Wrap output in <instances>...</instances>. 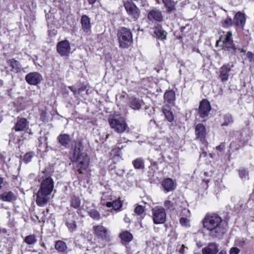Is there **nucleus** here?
<instances>
[{
    "instance_id": "obj_1",
    "label": "nucleus",
    "mask_w": 254,
    "mask_h": 254,
    "mask_svg": "<svg viewBox=\"0 0 254 254\" xmlns=\"http://www.w3.org/2000/svg\"><path fill=\"white\" fill-rule=\"evenodd\" d=\"M203 228L209 232V235L213 238H220L225 232L223 220L216 214L206 215L202 221Z\"/></svg>"
},
{
    "instance_id": "obj_2",
    "label": "nucleus",
    "mask_w": 254,
    "mask_h": 254,
    "mask_svg": "<svg viewBox=\"0 0 254 254\" xmlns=\"http://www.w3.org/2000/svg\"><path fill=\"white\" fill-rule=\"evenodd\" d=\"M40 182V187L37 193L36 202L38 206L42 207L48 203L50 199L54 189V182L49 176H42Z\"/></svg>"
},
{
    "instance_id": "obj_3",
    "label": "nucleus",
    "mask_w": 254,
    "mask_h": 254,
    "mask_svg": "<svg viewBox=\"0 0 254 254\" xmlns=\"http://www.w3.org/2000/svg\"><path fill=\"white\" fill-rule=\"evenodd\" d=\"M70 159L72 162L75 163V168L80 174L89 165L90 158L85 152H83V146L80 142L75 145Z\"/></svg>"
},
{
    "instance_id": "obj_4",
    "label": "nucleus",
    "mask_w": 254,
    "mask_h": 254,
    "mask_svg": "<svg viewBox=\"0 0 254 254\" xmlns=\"http://www.w3.org/2000/svg\"><path fill=\"white\" fill-rule=\"evenodd\" d=\"M108 122L111 128L119 134L130 132V128L126 119L123 117L119 115L113 116L108 119Z\"/></svg>"
},
{
    "instance_id": "obj_5",
    "label": "nucleus",
    "mask_w": 254,
    "mask_h": 254,
    "mask_svg": "<svg viewBox=\"0 0 254 254\" xmlns=\"http://www.w3.org/2000/svg\"><path fill=\"white\" fill-rule=\"evenodd\" d=\"M117 35L120 47L127 48L132 44V36L129 29L121 28L118 30Z\"/></svg>"
},
{
    "instance_id": "obj_6",
    "label": "nucleus",
    "mask_w": 254,
    "mask_h": 254,
    "mask_svg": "<svg viewBox=\"0 0 254 254\" xmlns=\"http://www.w3.org/2000/svg\"><path fill=\"white\" fill-rule=\"evenodd\" d=\"M177 209H181L182 212L181 213V218L180 219V223L182 226L184 227H189L190 226V221L189 218L190 216V211L186 208L188 206L186 201H181L180 200L177 202Z\"/></svg>"
},
{
    "instance_id": "obj_7",
    "label": "nucleus",
    "mask_w": 254,
    "mask_h": 254,
    "mask_svg": "<svg viewBox=\"0 0 254 254\" xmlns=\"http://www.w3.org/2000/svg\"><path fill=\"white\" fill-rule=\"evenodd\" d=\"M222 42L223 50L230 55H235L237 49L233 43L232 32H228L224 37L222 39Z\"/></svg>"
},
{
    "instance_id": "obj_8",
    "label": "nucleus",
    "mask_w": 254,
    "mask_h": 254,
    "mask_svg": "<svg viewBox=\"0 0 254 254\" xmlns=\"http://www.w3.org/2000/svg\"><path fill=\"white\" fill-rule=\"evenodd\" d=\"M152 218L155 224H163L166 218V213L164 208L157 206L151 210Z\"/></svg>"
},
{
    "instance_id": "obj_9",
    "label": "nucleus",
    "mask_w": 254,
    "mask_h": 254,
    "mask_svg": "<svg viewBox=\"0 0 254 254\" xmlns=\"http://www.w3.org/2000/svg\"><path fill=\"white\" fill-rule=\"evenodd\" d=\"M93 232L95 236L98 239L105 242L110 241L109 230L101 225H95L93 227Z\"/></svg>"
},
{
    "instance_id": "obj_10",
    "label": "nucleus",
    "mask_w": 254,
    "mask_h": 254,
    "mask_svg": "<svg viewBox=\"0 0 254 254\" xmlns=\"http://www.w3.org/2000/svg\"><path fill=\"white\" fill-rule=\"evenodd\" d=\"M57 50L61 56H68L71 53L70 43L66 40L58 42L57 45Z\"/></svg>"
},
{
    "instance_id": "obj_11",
    "label": "nucleus",
    "mask_w": 254,
    "mask_h": 254,
    "mask_svg": "<svg viewBox=\"0 0 254 254\" xmlns=\"http://www.w3.org/2000/svg\"><path fill=\"white\" fill-rule=\"evenodd\" d=\"M125 9L127 14L134 20L137 19L139 17L140 11L137 6L132 3L124 2Z\"/></svg>"
},
{
    "instance_id": "obj_12",
    "label": "nucleus",
    "mask_w": 254,
    "mask_h": 254,
    "mask_svg": "<svg viewBox=\"0 0 254 254\" xmlns=\"http://www.w3.org/2000/svg\"><path fill=\"white\" fill-rule=\"evenodd\" d=\"M65 225L70 232H73L76 229V220L77 216L73 213L68 212L65 214Z\"/></svg>"
},
{
    "instance_id": "obj_13",
    "label": "nucleus",
    "mask_w": 254,
    "mask_h": 254,
    "mask_svg": "<svg viewBox=\"0 0 254 254\" xmlns=\"http://www.w3.org/2000/svg\"><path fill=\"white\" fill-rule=\"evenodd\" d=\"M26 82L30 85H37L43 80L42 76L37 72H32L25 76Z\"/></svg>"
},
{
    "instance_id": "obj_14",
    "label": "nucleus",
    "mask_w": 254,
    "mask_h": 254,
    "mask_svg": "<svg viewBox=\"0 0 254 254\" xmlns=\"http://www.w3.org/2000/svg\"><path fill=\"white\" fill-rule=\"evenodd\" d=\"M234 67L233 64H227L221 66L219 69V77L222 82L228 80L229 76V72Z\"/></svg>"
},
{
    "instance_id": "obj_15",
    "label": "nucleus",
    "mask_w": 254,
    "mask_h": 254,
    "mask_svg": "<svg viewBox=\"0 0 254 254\" xmlns=\"http://www.w3.org/2000/svg\"><path fill=\"white\" fill-rule=\"evenodd\" d=\"M211 110V106L209 102L206 100H203L201 101L199 107V114L201 118L207 117Z\"/></svg>"
},
{
    "instance_id": "obj_16",
    "label": "nucleus",
    "mask_w": 254,
    "mask_h": 254,
    "mask_svg": "<svg viewBox=\"0 0 254 254\" xmlns=\"http://www.w3.org/2000/svg\"><path fill=\"white\" fill-rule=\"evenodd\" d=\"M147 18L151 21L161 22L163 20V15L160 10L153 8L148 13Z\"/></svg>"
},
{
    "instance_id": "obj_17",
    "label": "nucleus",
    "mask_w": 254,
    "mask_h": 254,
    "mask_svg": "<svg viewBox=\"0 0 254 254\" xmlns=\"http://www.w3.org/2000/svg\"><path fill=\"white\" fill-rule=\"evenodd\" d=\"M245 14L239 11L236 13L234 17V23L238 27L243 29L246 23Z\"/></svg>"
},
{
    "instance_id": "obj_18",
    "label": "nucleus",
    "mask_w": 254,
    "mask_h": 254,
    "mask_svg": "<svg viewBox=\"0 0 254 254\" xmlns=\"http://www.w3.org/2000/svg\"><path fill=\"white\" fill-rule=\"evenodd\" d=\"M161 186L166 193L172 191L176 188V184L173 180L170 178L164 179L161 182Z\"/></svg>"
},
{
    "instance_id": "obj_19",
    "label": "nucleus",
    "mask_w": 254,
    "mask_h": 254,
    "mask_svg": "<svg viewBox=\"0 0 254 254\" xmlns=\"http://www.w3.org/2000/svg\"><path fill=\"white\" fill-rule=\"evenodd\" d=\"M195 133L197 139L202 142L205 141L206 129L205 127L202 124H198L196 126Z\"/></svg>"
},
{
    "instance_id": "obj_20",
    "label": "nucleus",
    "mask_w": 254,
    "mask_h": 254,
    "mask_svg": "<svg viewBox=\"0 0 254 254\" xmlns=\"http://www.w3.org/2000/svg\"><path fill=\"white\" fill-rule=\"evenodd\" d=\"M218 251V245L215 243H211L202 249V254H217Z\"/></svg>"
},
{
    "instance_id": "obj_21",
    "label": "nucleus",
    "mask_w": 254,
    "mask_h": 254,
    "mask_svg": "<svg viewBox=\"0 0 254 254\" xmlns=\"http://www.w3.org/2000/svg\"><path fill=\"white\" fill-rule=\"evenodd\" d=\"M28 126V122L25 118H18L17 122L14 127L16 131L24 130Z\"/></svg>"
},
{
    "instance_id": "obj_22",
    "label": "nucleus",
    "mask_w": 254,
    "mask_h": 254,
    "mask_svg": "<svg viewBox=\"0 0 254 254\" xmlns=\"http://www.w3.org/2000/svg\"><path fill=\"white\" fill-rule=\"evenodd\" d=\"M163 3L168 13H171L176 11V4L177 1L174 0H162Z\"/></svg>"
},
{
    "instance_id": "obj_23",
    "label": "nucleus",
    "mask_w": 254,
    "mask_h": 254,
    "mask_svg": "<svg viewBox=\"0 0 254 254\" xmlns=\"http://www.w3.org/2000/svg\"><path fill=\"white\" fill-rule=\"evenodd\" d=\"M82 29L85 33H89L91 31V25L89 17L86 15H83L81 18Z\"/></svg>"
},
{
    "instance_id": "obj_24",
    "label": "nucleus",
    "mask_w": 254,
    "mask_h": 254,
    "mask_svg": "<svg viewBox=\"0 0 254 254\" xmlns=\"http://www.w3.org/2000/svg\"><path fill=\"white\" fill-rule=\"evenodd\" d=\"M8 64L11 68V71L14 72L19 73L23 70L20 63L14 59L9 60L8 62Z\"/></svg>"
},
{
    "instance_id": "obj_25",
    "label": "nucleus",
    "mask_w": 254,
    "mask_h": 254,
    "mask_svg": "<svg viewBox=\"0 0 254 254\" xmlns=\"http://www.w3.org/2000/svg\"><path fill=\"white\" fill-rule=\"evenodd\" d=\"M164 102L168 104L173 105L176 99V94L174 91H167L164 95Z\"/></svg>"
},
{
    "instance_id": "obj_26",
    "label": "nucleus",
    "mask_w": 254,
    "mask_h": 254,
    "mask_svg": "<svg viewBox=\"0 0 254 254\" xmlns=\"http://www.w3.org/2000/svg\"><path fill=\"white\" fill-rule=\"evenodd\" d=\"M154 36L160 40H164L166 38L167 33L163 29L161 25L157 26L154 31Z\"/></svg>"
},
{
    "instance_id": "obj_27",
    "label": "nucleus",
    "mask_w": 254,
    "mask_h": 254,
    "mask_svg": "<svg viewBox=\"0 0 254 254\" xmlns=\"http://www.w3.org/2000/svg\"><path fill=\"white\" fill-rule=\"evenodd\" d=\"M55 249L59 253L63 254H66L67 246L66 243L61 240H58L56 242L55 245Z\"/></svg>"
},
{
    "instance_id": "obj_28",
    "label": "nucleus",
    "mask_w": 254,
    "mask_h": 254,
    "mask_svg": "<svg viewBox=\"0 0 254 254\" xmlns=\"http://www.w3.org/2000/svg\"><path fill=\"white\" fill-rule=\"evenodd\" d=\"M0 199L11 202L16 199V196L12 191L4 192L0 195Z\"/></svg>"
},
{
    "instance_id": "obj_29",
    "label": "nucleus",
    "mask_w": 254,
    "mask_h": 254,
    "mask_svg": "<svg viewBox=\"0 0 254 254\" xmlns=\"http://www.w3.org/2000/svg\"><path fill=\"white\" fill-rule=\"evenodd\" d=\"M143 102L141 100L131 97L129 99V106L133 110H139L142 105Z\"/></svg>"
},
{
    "instance_id": "obj_30",
    "label": "nucleus",
    "mask_w": 254,
    "mask_h": 254,
    "mask_svg": "<svg viewBox=\"0 0 254 254\" xmlns=\"http://www.w3.org/2000/svg\"><path fill=\"white\" fill-rule=\"evenodd\" d=\"M59 142L62 145L67 147L69 145L70 138L69 135L67 134H61L58 137Z\"/></svg>"
},
{
    "instance_id": "obj_31",
    "label": "nucleus",
    "mask_w": 254,
    "mask_h": 254,
    "mask_svg": "<svg viewBox=\"0 0 254 254\" xmlns=\"http://www.w3.org/2000/svg\"><path fill=\"white\" fill-rule=\"evenodd\" d=\"M119 236L123 241L126 243H129L133 238L132 234L127 231L121 233Z\"/></svg>"
},
{
    "instance_id": "obj_32",
    "label": "nucleus",
    "mask_w": 254,
    "mask_h": 254,
    "mask_svg": "<svg viewBox=\"0 0 254 254\" xmlns=\"http://www.w3.org/2000/svg\"><path fill=\"white\" fill-rule=\"evenodd\" d=\"M106 206L108 207H113L115 210H117L122 206V203L121 200L117 199L113 202H107Z\"/></svg>"
},
{
    "instance_id": "obj_33",
    "label": "nucleus",
    "mask_w": 254,
    "mask_h": 254,
    "mask_svg": "<svg viewBox=\"0 0 254 254\" xmlns=\"http://www.w3.org/2000/svg\"><path fill=\"white\" fill-rule=\"evenodd\" d=\"M24 242L30 246L34 245L37 242V239L35 235H29L25 237Z\"/></svg>"
},
{
    "instance_id": "obj_34",
    "label": "nucleus",
    "mask_w": 254,
    "mask_h": 254,
    "mask_svg": "<svg viewBox=\"0 0 254 254\" xmlns=\"http://www.w3.org/2000/svg\"><path fill=\"white\" fill-rule=\"evenodd\" d=\"M81 204L80 199L79 197L73 196L70 200V206L74 208H78Z\"/></svg>"
},
{
    "instance_id": "obj_35",
    "label": "nucleus",
    "mask_w": 254,
    "mask_h": 254,
    "mask_svg": "<svg viewBox=\"0 0 254 254\" xmlns=\"http://www.w3.org/2000/svg\"><path fill=\"white\" fill-rule=\"evenodd\" d=\"M224 122L222 124V126H228L233 122V119L231 114H227L224 116Z\"/></svg>"
},
{
    "instance_id": "obj_36",
    "label": "nucleus",
    "mask_w": 254,
    "mask_h": 254,
    "mask_svg": "<svg viewBox=\"0 0 254 254\" xmlns=\"http://www.w3.org/2000/svg\"><path fill=\"white\" fill-rule=\"evenodd\" d=\"M134 167L136 169H142L144 167V161L142 158H138L132 162Z\"/></svg>"
},
{
    "instance_id": "obj_37",
    "label": "nucleus",
    "mask_w": 254,
    "mask_h": 254,
    "mask_svg": "<svg viewBox=\"0 0 254 254\" xmlns=\"http://www.w3.org/2000/svg\"><path fill=\"white\" fill-rule=\"evenodd\" d=\"M35 153L34 152L32 151L26 153L23 156V162L26 164L29 163L32 161V159Z\"/></svg>"
},
{
    "instance_id": "obj_38",
    "label": "nucleus",
    "mask_w": 254,
    "mask_h": 254,
    "mask_svg": "<svg viewBox=\"0 0 254 254\" xmlns=\"http://www.w3.org/2000/svg\"><path fill=\"white\" fill-rule=\"evenodd\" d=\"M163 112L164 114L165 115L166 118L169 122H171L174 120V117L173 114L170 110H168L165 109H163Z\"/></svg>"
},
{
    "instance_id": "obj_39",
    "label": "nucleus",
    "mask_w": 254,
    "mask_h": 254,
    "mask_svg": "<svg viewBox=\"0 0 254 254\" xmlns=\"http://www.w3.org/2000/svg\"><path fill=\"white\" fill-rule=\"evenodd\" d=\"M89 215L95 220H98L100 219V213L95 209H91L88 211Z\"/></svg>"
},
{
    "instance_id": "obj_40",
    "label": "nucleus",
    "mask_w": 254,
    "mask_h": 254,
    "mask_svg": "<svg viewBox=\"0 0 254 254\" xmlns=\"http://www.w3.org/2000/svg\"><path fill=\"white\" fill-rule=\"evenodd\" d=\"M239 176L242 180L249 179V172L248 170L243 169L239 170Z\"/></svg>"
},
{
    "instance_id": "obj_41",
    "label": "nucleus",
    "mask_w": 254,
    "mask_h": 254,
    "mask_svg": "<svg viewBox=\"0 0 254 254\" xmlns=\"http://www.w3.org/2000/svg\"><path fill=\"white\" fill-rule=\"evenodd\" d=\"M233 23H234V21H233L232 19L230 17H228L223 22L222 26L223 27H229L230 26H232L233 25Z\"/></svg>"
},
{
    "instance_id": "obj_42",
    "label": "nucleus",
    "mask_w": 254,
    "mask_h": 254,
    "mask_svg": "<svg viewBox=\"0 0 254 254\" xmlns=\"http://www.w3.org/2000/svg\"><path fill=\"white\" fill-rule=\"evenodd\" d=\"M127 141L128 140L125 137H121L118 140V142H117V145H118V148L120 150L123 149L125 146L122 145L120 146V145L122 143H123V142L127 143Z\"/></svg>"
},
{
    "instance_id": "obj_43",
    "label": "nucleus",
    "mask_w": 254,
    "mask_h": 254,
    "mask_svg": "<svg viewBox=\"0 0 254 254\" xmlns=\"http://www.w3.org/2000/svg\"><path fill=\"white\" fill-rule=\"evenodd\" d=\"M144 211V207L140 205H137L134 209V212L138 215L141 214Z\"/></svg>"
},
{
    "instance_id": "obj_44",
    "label": "nucleus",
    "mask_w": 254,
    "mask_h": 254,
    "mask_svg": "<svg viewBox=\"0 0 254 254\" xmlns=\"http://www.w3.org/2000/svg\"><path fill=\"white\" fill-rule=\"evenodd\" d=\"M164 206L168 208V209H175L176 208L174 207L173 203L170 201V200H166L164 202Z\"/></svg>"
},
{
    "instance_id": "obj_45",
    "label": "nucleus",
    "mask_w": 254,
    "mask_h": 254,
    "mask_svg": "<svg viewBox=\"0 0 254 254\" xmlns=\"http://www.w3.org/2000/svg\"><path fill=\"white\" fill-rule=\"evenodd\" d=\"M229 254H239L240 253V250L235 247H232L229 250Z\"/></svg>"
},
{
    "instance_id": "obj_46",
    "label": "nucleus",
    "mask_w": 254,
    "mask_h": 254,
    "mask_svg": "<svg viewBox=\"0 0 254 254\" xmlns=\"http://www.w3.org/2000/svg\"><path fill=\"white\" fill-rule=\"evenodd\" d=\"M247 57L251 63H254V54L252 52H248L247 54Z\"/></svg>"
},
{
    "instance_id": "obj_47",
    "label": "nucleus",
    "mask_w": 254,
    "mask_h": 254,
    "mask_svg": "<svg viewBox=\"0 0 254 254\" xmlns=\"http://www.w3.org/2000/svg\"><path fill=\"white\" fill-rule=\"evenodd\" d=\"M69 88L72 92L74 93V95H77V89L75 88L73 86H69Z\"/></svg>"
},
{
    "instance_id": "obj_48",
    "label": "nucleus",
    "mask_w": 254,
    "mask_h": 254,
    "mask_svg": "<svg viewBox=\"0 0 254 254\" xmlns=\"http://www.w3.org/2000/svg\"><path fill=\"white\" fill-rule=\"evenodd\" d=\"M77 95H79V94H80V93L81 92H82V91H84V90H85V87H80V88H79L77 89Z\"/></svg>"
},
{
    "instance_id": "obj_49",
    "label": "nucleus",
    "mask_w": 254,
    "mask_h": 254,
    "mask_svg": "<svg viewBox=\"0 0 254 254\" xmlns=\"http://www.w3.org/2000/svg\"><path fill=\"white\" fill-rule=\"evenodd\" d=\"M184 251H185V246L184 245H183L182 246H181V248L179 251L180 253H181V254H184Z\"/></svg>"
},
{
    "instance_id": "obj_50",
    "label": "nucleus",
    "mask_w": 254,
    "mask_h": 254,
    "mask_svg": "<svg viewBox=\"0 0 254 254\" xmlns=\"http://www.w3.org/2000/svg\"><path fill=\"white\" fill-rule=\"evenodd\" d=\"M245 243V241L243 239L240 240L239 242V245H240V246H243V245H244Z\"/></svg>"
},
{
    "instance_id": "obj_51",
    "label": "nucleus",
    "mask_w": 254,
    "mask_h": 254,
    "mask_svg": "<svg viewBox=\"0 0 254 254\" xmlns=\"http://www.w3.org/2000/svg\"><path fill=\"white\" fill-rule=\"evenodd\" d=\"M89 4H94L97 0H87Z\"/></svg>"
},
{
    "instance_id": "obj_52",
    "label": "nucleus",
    "mask_w": 254,
    "mask_h": 254,
    "mask_svg": "<svg viewBox=\"0 0 254 254\" xmlns=\"http://www.w3.org/2000/svg\"><path fill=\"white\" fill-rule=\"evenodd\" d=\"M216 149L221 151L223 149V147L221 145H219L216 147Z\"/></svg>"
},
{
    "instance_id": "obj_53",
    "label": "nucleus",
    "mask_w": 254,
    "mask_h": 254,
    "mask_svg": "<svg viewBox=\"0 0 254 254\" xmlns=\"http://www.w3.org/2000/svg\"><path fill=\"white\" fill-rule=\"evenodd\" d=\"M124 221L126 223H128L129 222L130 220H129V218H128L126 216L124 218Z\"/></svg>"
},
{
    "instance_id": "obj_54",
    "label": "nucleus",
    "mask_w": 254,
    "mask_h": 254,
    "mask_svg": "<svg viewBox=\"0 0 254 254\" xmlns=\"http://www.w3.org/2000/svg\"><path fill=\"white\" fill-rule=\"evenodd\" d=\"M219 254H227V251L225 250H221Z\"/></svg>"
},
{
    "instance_id": "obj_55",
    "label": "nucleus",
    "mask_w": 254,
    "mask_h": 254,
    "mask_svg": "<svg viewBox=\"0 0 254 254\" xmlns=\"http://www.w3.org/2000/svg\"><path fill=\"white\" fill-rule=\"evenodd\" d=\"M3 179L2 178L0 177V189L1 188V184L3 183Z\"/></svg>"
},
{
    "instance_id": "obj_56",
    "label": "nucleus",
    "mask_w": 254,
    "mask_h": 254,
    "mask_svg": "<svg viewBox=\"0 0 254 254\" xmlns=\"http://www.w3.org/2000/svg\"><path fill=\"white\" fill-rule=\"evenodd\" d=\"M152 123H153V124H156V122H155V120H151V121H150V123L151 124Z\"/></svg>"
},
{
    "instance_id": "obj_57",
    "label": "nucleus",
    "mask_w": 254,
    "mask_h": 254,
    "mask_svg": "<svg viewBox=\"0 0 254 254\" xmlns=\"http://www.w3.org/2000/svg\"><path fill=\"white\" fill-rule=\"evenodd\" d=\"M12 135H13V134H12V133H10V134H9L10 141H11V137H12Z\"/></svg>"
},
{
    "instance_id": "obj_58",
    "label": "nucleus",
    "mask_w": 254,
    "mask_h": 254,
    "mask_svg": "<svg viewBox=\"0 0 254 254\" xmlns=\"http://www.w3.org/2000/svg\"><path fill=\"white\" fill-rule=\"evenodd\" d=\"M221 40L217 41V42H216V44H218V43H219V42H221Z\"/></svg>"
},
{
    "instance_id": "obj_59",
    "label": "nucleus",
    "mask_w": 254,
    "mask_h": 254,
    "mask_svg": "<svg viewBox=\"0 0 254 254\" xmlns=\"http://www.w3.org/2000/svg\"><path fill=\"white\" fill-rule=\"evenodd\" d=\"M239 50H240V52H244V51L243 49H241V50L239 49Z\"/></svg>"
},
{
    "instance_id": "obj_60",
    "label": "nucleus",
    "mask_w": 254,
    "mask_h": 254,
    "mask_svg": "<svg viewBox=\"0 0 254 254\" xmlns=\"http://www.w3.org/2000/svg\"><path fill=\"white\" fill-rule=\"evenodd\" d=\"M109 134H108L106 135V139L108 138L109 137Z\"/></svg>"
},
{
    "instance_id": "obj_61",
    "label": "nucleus",
    "mask_w": 254,
    "mask_h": 254,
    "mask_svg": "<svg viewBox=\"0 0 254 254\" xmlns=\"http://www.w3.org/2000/svg\"><path fill=\"white\" fill-rule=\"evenodd\" d=\"M209 182V181L207 180L206 181V183L207 184Z\"/></svg>"
},
{
    "instance_id": "obj_62",
    "label": "nucleus",
    "mask_w": 254,
    "mask_h": 254,
    "mask_svg": "<svg viewBox=\"0 0 254 254\" xmlns=\"http://www.w3.org/2000/svg\"><path fill=\"white\" fill-rule=\"evenodd\" d=\"M1 120H2V119H1V118H0V122H1Z\"/></svg>"
}]
</instances>
